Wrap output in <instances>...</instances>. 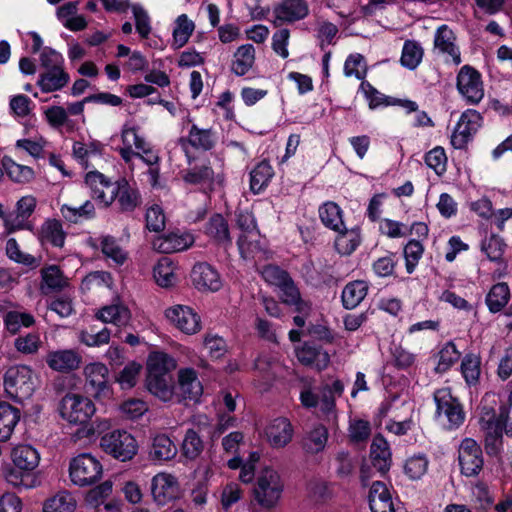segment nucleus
<instances>
[{
    "label": "nucleus",
    "mask_w": 512,
    "mask_h": 512,
    "mask_svg": "<svg viewBox=\"0 0 512 512\" xmlns=\"http://www.w3.org/2000/svg\"><path fill=\"white\" fill-rule=\"evenodd\" d=\"M36 386L37 376L27 365L12 366L4 375L5 392L15 401L22 402L29 399Z\"/></svg>",
    "instance_id": "obj_1"
},
{
    "label": "nucleus",
    "mask_w": 512,
    "mask_h": 512,
    "mask_svg": "<svg viewBox=\"0 0 512 512\" xmlns=\"http://www.w3.org/2000/svg\"><path fill=\"white\" fill-rule=\"evenodd\" d=\"M283 490L284 483L279 473L270 467H266L257 477L254 496L261 507L271 509L278 504Z\"/></svg>",
    "instance_id": "obj_2"
},
{
    "label": "nucleus",
    "mask_w": 512,
    "mask_h": 512,
    "mask_svg": "<svg viewBox=\"0 0 512 512\" xmlns=\"http://www.w3.org/2000/svg\"><path fill=\"white\" fill-rule=\"evenodd\" d=\"M96 411L91 399L86 396L68 393L58 404L60 417L72 425H82L89 421Z\"/></svg>",
    "instance_id": "obj_3"
},
{
    "label": "nucleus",
    "mask_w": 512,
    "mask_h": 512,
    "mask_svg": "<svg viewBox=\"0 0 512 512\" xmlns=\"http://www.w3.org/2000/svg\"><path fill=\"white\" fill-rule=\"evenodd\" d=\"M103 474L101 462L89 453L72 458L69 464V478L79 487L90 486L98 482Z\"/></svg>",
    "instance_id": "obj_4"
},
{
    "label": "nucleus",
    "mask_w": 512,
    "mask_h": 512,
    "mask_svg": "<svg viewBox=\"0 0 512 512\" xmlns=\"http://www.w3.org/2000/svg\"><path fill=\"white\" fill-rule=\"evenodd\" d=\"M436 416L438 421L447 429L458 428L465 419L462 405L451 393L450 388H441L435 391Z\"/></svg>",
    "instance_id": "obj_5"
},
{
    "label": "nucleus",
    "mask_w": 512,
    "mask_h": 512,
    "mask_svg": "<svg viewBox=\"0 0 512 512\" xmlns=\"http://www.w3.org/2000/svg\"><path fill=\"white\" fill-rule=\"evenodd\" d=\"M100 447L120 461L131 460L138 450L136 439L125 430H114L104 434L100 439Z\"/></svg>",
    "instance_id": "obj_6"
},
{
    "label": "nucleus",
    "mask_w": 512,
    "mask_h": 512,
    "mask_svg": "<svg viewBox=\"0 0 512 512\" xmlns=\"http://www.w3.org/2000/svg\"><path fill=\"white\" fill-rule=\"evenodd\" d=\"M237 226L240 229L237 244L241 256L244 259L254 257L256 253L260 252V234L253 214L248 211L239 212Z\"/></svg>",
    "instance_id": "obj_7"
},
{
    "label": "nucleus",
    "mask_w": 512,
    "mask_h": 512,
    "mask_svg": "<svg viewBox=\"0 0 512 512\" xmlns=\"http://www.w3.org/2000/svg\"><path fill=\"white\" fill-rule=\"evenodd\" d=\"M456 87L467 104L476 105L484 98V84L481 74L469 65H464L459 70Z\"/></svg>",
    "instance_id": "obj_8"
},
{
    "label": "nucleus",
    "mask_w": 512,
    "mask_h": 512,
    "mask_svg": "<svg viewBox=\"0 0 512 512\" xmlns=\"http://www.w3.org/2000/svg\"><path fill=\"white\" fill-rule=\"evenodd\" d=\"M480 424L487 434V447L493 445L496 450L503 434L512 435V410L511 408L502 407L498 415L483 416Z\"/></svg>",
    "instance_id": "obj_9"
},
{
    "label": "nucleus",
    "mask_w": 512,
    "mask_h": 512,
    "mask_svg": "<svg viewBox=\"0 0 512 512\" xmlns=\"http://www.w3.org/2000/svg\"><path fill=\"white\" fill-rule=\"evenodd\" d=\"M482 120L478 111L474 109L464 111L452 132L451 145L455 149L465 148L481 127Z\"/></svg>",
    "instance_id": "obj_10"
},
{
    "label": "nucleus",
    "mask_w": 512,
    "mask_h": 512,
    "mask_svg": "<svg viewBox=\"0 0 512 512\" xmlns=\"http://www.w3.org/2000/svg\"><path fill=\"white\" fill-rule=\"evenodd\" d=\"M458 460L462 474L476 476L483 467V453L480 445L472 438L462 440L458 449Z\"/></svg>",
    "instance_id": "obj_11"
},
{
    "label": "nucleus",
    "mask_w": 512,
    "mask_h": 512,
    "mask_svg": "<svg viewBox=\"0 0 512 512\" xmlns=\"http://www.w3.org/2000/svg\"><path fill=\"white\" fill-rule=\"evenodd\" d=\"M168 321L187 335H194L201 330L200 316L189 306L173 305L165 310Z\"/></svg>",
    "instance_id": "obj_12"
},
{
    "label": "nucleus",
    "mask_w": 512,
    "mask_h": 512,
    "mask_svg": "<svg viewBox=\"0 0 512 512\" xmlns=\"http://www.w3.org/2000/svg\"><path fill=\"white\" fill-rule=\"evenodd\" d=\"M85 183L90 188L92 198L102 207L107 208L114 202L116 182H112L104 174L96 170L90 171L86 174Z\"/></svg>",
    "instance_id": "obj_13"
},
{
    "label": "nucleus",
    "mask_w": 512,
    "mask_h": 512,
    "mask_svg": "<svg viewBox=\"0 0 512 512\" xmlns=\"http://www.w3.org/2000/svg\"><path fill=\"white\" fill-rule=\"evenodd\" d=\"M195 242L194 236L185 231H175L156 237L153 248L160 253H176L187 250Z\"/></svg>",
    "instance_id": "obj_14"
},
{
    "label": "nucleus",
    "mask_w": 512,
    "mask_h": 512,
    "mask_svg": "<svg viewBox=\"0 0 512 512\" xmlns=\"http://www.w3.org/2000/svg\"><path fill=\"white\" fill-rule=\"evenodd\" d=\"M83 373L86 384L96 398L110 394L108 384L109 370L105 364L101 362L89 363L84 367Z\"/></svg>",
    "instance_id": "obj_15"
},
{
    "label": "nucleus",
    "mask_w": 512,
    "mask_h": 512,
    "mask_svg": "<svg viewBox=\"0 0 512 512\" xmlns=\"http://www.w3.org/2000/svg\"><path fill=\"white\" fill-rule=\"evenodd\" d=\"M151 493L159 505H165L175 499L179 493V483L175 476L161 472L152 478Z\"/></svg>",
    "instance_id": "obj_16"
},
{
    "label": "nucleus",
    "mask_w": 512,
    "mask_h": 512,
    "mask_svg": "<svg viewBox=\"0 0 512 512\" xmlns=\"http://www.w3.org/2000/svg\"><path fill=\"white\" fill-rule=\"evenodd\" d=\"M455 41V34L447 25H441L437 28L434 35V50L445 56L446 61L459 65L461 63V53Z\"/></svg>",
    "instance_id": "obj_17"
},
{
    "label": "nucleus",
    "mask_w": 512,
    "mask_h": 512,
    "mask_svg": "<svg viewBox=\"0 0 512 512\" xmlns=\"http://www.w3.org/2000/svg\"><path fill=\"white\" fill-rule=\"evenodd\" d=\"M505 247L506 245L503 240L495 235H491L481 242V252L486 256L487 260L496 265L493 278H501L506 274L507 264L503 258Z\"/></svg>",
    "instance_id": "obj_18"
},
{
    "label": "nucleus",
    "mask_w": 512,
    "mask_h": 512,
    "mask_svg": "<svg viewBox=\"0 0 512 512\" xmlns=\"http://www.w3.org/2000/svg\"><path fill=\"white\" fill-rule=\"evenodd\" d=\"M194 286L200 291L216 292L222 287L218 271L208 263H197L191 272Z\"/></svg>",
    "instance_id": "obj_19"
},
{
    "label": "nucleus",
    "mask_w": 512,
    "mask_h": 512,
    "mask_svg": "<svg viewBox=\"0 0 512 512\" xmlns=\"http://www.w3.org/2000/svg\"><path fill=\"white\" fill-rule=\"evenodd\" d=\"M81 362V355L74 349L54 350L46 355L48 367L59 373H70L77 370Z\"/></svg>",
    "instance_id": "obj_20"
},
{
    "label": "nucleus",
    "mask_w": 512,
    "mask_h": 512,
    "mask_svg": "<svg viewBox=\"0 0 512 512\" xmlns=\"http://www.w3.org/2000/svg\"><path fill=\"white\" fill-rule=\"evenodd\" d=\"M308 13L309 7L305 0H283L274 9V24L280 26L283 23H292L304 19Z\"/></svg>",
    "instance_id": "obj_21"
},
{
    "label": "nucleus",
    "mask_w": 512,
    "mask_h": 512,
    "mask_svg": "<svg viewBox=\"0 0 512 512\" xmlns=\"http://www.w3.org/2000/svg\"><path fill=\"white\" fill-rule=\"evenodd\" d=\"M179 393L176 392L178 400L189 399L197 401L203 393V387L198 379L197 373L192 368H182L178 371Z\"/></svg>",
    "instance_id": "obj_22"
},
{
    "label": "nucleus",
    "mask_w": 512,
    "mask_h": 512,
    "mask_svg": "<svg viewBox=\"0 0 512 512\" xmlns=\"http://www.w3.org/2000/svg\"><path fill=\"white\" fill-rule=\"evenodd\" d=\"M264 433L273 448H283L292 440L293 426L287 418L278 417L266 426Z\"/></svg>",
    "instance_id": "obj_23"
},
{
    "label": "nucleus",
    "mask_w": 512,
    "mask_h": 512,
    "mask_svg": "<svg viewBox=\"0 0 512 512\" xmlns=\"http://www.w3.org/2000/svg\"><path fill=\"white\" fill-rule=\"evenodd\" d=\"M216 140V134L212 129L199 128L192 124L187 136L180 138L179 143L183 149L189 144L197 150L208 151L214 147Z\"/></svg>",
    "instance_id": "obj_24"
},
{
    "label": "nucleus",
    "mask_w": 512,
    "mask_h": 512,
    "mask_svg": "<svg viewBox=\"0 0 512 512\" xmlns=\"http://www.w3.org/2000/svg\"><path fill=\"white\" fill-rule=\"evenodd\" d=\"M95 317L103 323L113 324L121 328L129 325L131 312L125 304L117 301L98 309Z\"/></svg>",
    "instance_id": "obj_25"
},
{
    "label": "nucleus",
    "mask_w": 512,
    "mask_h": 512,
    "mask_svg": "<svg viewBox=\"0 0 512 512\" xmlns=\"http://www.w3.org/2000/svg\"><path fill=\"white\" fill-rule=\"evenodd\" d=\"M176 366V360L169 354L153 351L147 357L146 377L172 376L171 372Z\"/></svg>",
    "instance_id": "obj_26"
},
{
    "label": "nucleus",
    "mask_w": 512,
    "mask_h": 512,
    "mask_svg": "<svg viewBox=\"0 0 512 512\" xmlns=\"http://www.w3.org/2000/svg\"><path fill=\"white\" fill-rule=\"evenodd\" d=\"M296 356L300 363L318 371L325 369L330 362L329 354L326 351L307 343L296 350Z\"/></svg>",
    "instance_id": "obj_27"
},
{
    "label": "nucleus",
    "mask_w": 512,
    "mask_h": 512,
    "mask_svg": "<svg viewBox=\"0 0 512 512\" xmlns=\"http://www.w3.org/2000/svg\"><path fill=\"white\" fill-rule=\"evenodd\" d=\"M121 139L123 146L119 149V153L126 163H130L135 158V151L143 148L146 140L129 123H126L122 128Z\"/></svg>",
    "instance_id": "obj_28"
},
{
    "label": "nucleus",
    "mask_w": 512,
    "mask_h": 512,
    "mask_svg": "<svg viewBox=\"0 0 512 512\" xmlns=\"http://www.w3.org/2000/svg\"><path fill=\"white\" fill-rule=\"evenodd\" d=\"M183 180L191 185L199 186L203 191H211L215 182L214 171L208 163L196 165L183 174Z\"/></svg>",
    "instance_id": "obj_29"
},
{
    "label": "nucleus",
    "mask_w": 512,
    "mask_h": 512,
    "mask_svg": "<svg viewBox=\"0 0 512 512\" xmlns=\"http://www.w3.org/2000/svg\"><path fill=\"white\" fill-rule=\"evenodd\" d=\"M368 500L372 512H395L391 494L382 482L371 485Z\"/></svg>",
    "instance_id": "obj_30"
},
{
    "label": "nucleus",
    "mask_w": 512,
    "mask_h": 512,
    "mask_svg": "<svg viewBox=\"0 0 512 512\" xmlns=\"http://www.w3.org/2000/svg\"><path fill=\"white\" fill-rule=\"evenodd\" d=\"M2 173L14 183L26 184L31 182L35 177L34 170L23 164L15 162L10 156H3L1 159Z\"/></svg>",
    "instance_id": "obj_31"
},
{
    "label": "nucleus",
    "mask_w": 512,
    "mask_h": 512,
    "mask_svg": "<svg viewBox=\"0 0 512 512\" xmlns=\"http://www.w3.org/2000/svg\"><path fill=\"white\" fill-rule=\"evenodd\" d=\"M11 460L17 468L32 472L39 465L40 454L31 445H18L11 451Z\"/></svg>",
    "instance_id": "obj_32"
},
{
    "label": "nucleus",
    "mask_w": 512,
    "mask_h": 512,
    "mask_svg": "<svg viewBox=\"0 0 512 512\" xmlns=\"http://www.w3.org/2000/svg\"><path fill=\"white\" fill-rule=\"evenodd\" d=\"M148 391L164 402L172 401L176 396V387L172 376L146 377Z\"/></svg>",
    "instance_id": "obj_33"
},
{
    "label": "nucleus",
    "mask_w": 512,
    "mask_h": 512,
    "mask_svg": "<svg viewBox=\"0 0 512 512\" xmlns=\"http://www.w3.org/2000/svg\"><path fill=\"white\" fill-rule=\"evenodd\" d=\"M255 63V48L252 44L239 46L233 54L231 71L237 76L246 75Z\"/></svg>",
    "instance_id": "obj_34"
},
{
    "label": "nucleus",
    "mask_w": 512,
    "mask_h": 512,
    "mask_svg": "<svg viewBox=\"0 0 512 512\" xmlns=\"http://www.w3.org/2000/svg\"><path fill=\"white\" fill-rule=\"evenodd\" d=\"M115 200H117L122 211H132L140 203L138 191L125 179L116 181L114 190V201Z\"/></svg>",
    "instance_id": "obj_35"
},
{
    "label": "nucleus",
    "mask_w": 512,
    "mask_h": 512,
    "mask_svg": "<svg viewBox=\"0 0 512 512\" xmlns=\"http://www.w3.org/2000/svg\"><path fill=\"white\" fill-rule=\"evenodd\" d=\"M69 81V74L64 68H61L41 72L38 77L37 85L42 92L49 93L61 90Z\"/></svg>",
    "instance_id": "obj_36"
},
{
    "label": "nucleus",
    "mask_w": 512,
    "mask_h": 512,
    "mask_svg": "<svg viewBox=\"0 0 512 512\" xmlns=\"http://www.w3.org/2000/svg\"><path fill=\"white\" fill-rule=\"evenodd\" d=\"M153 278L158 286L169 288L177 284L176 266L168 257H162L153 268Z\"/></svg>",
    "instance_id": "obj_37"
},
{
    "label": "nucleus",
    "mask_w": 512,
    "mask_h": 512,
    "mask_svg": "<svg viewBox=\"0 0 512 512\" xmlns=\"http://www.w3.org/2000/svg\"><path fill=\"white\" fill-rule=\"evenodd\" d=\"M370 456L373 466L380 472H386L391 464V452L388 442L380 435L375 436L372 444Z\"/></svg>",
    "instance_id": "obj_38"
},
{
    "label": "nucleus",
    "mask_w": 512,
    "mask_h": 512,
    "mask_svg": "<svg viewBox=\"0 0 512 512\" xmlns=\"http://www.w3.org/2000/svg\"><path fill=\"white\" fill-rule=\"evenodd\" d=\"M195 30V23L186 14L179 15L174 21L171 47L178 50L185 46Z\"/></svg>",
    "instance_id": "obj_39"
},
{
    "label": "nucleus",
    "mask_w": 512,
    "mask_h": 512,
    "mask_svg": "<svg viewBox=\"0 0 512 512\" xmlns=\"http://www.w3.org/2000/svg\"><path fill=\"white\" fill-rule=\"evenodd\" d=\"M20 417L18 408L8 403H0V441L10 439Z\"/></svg>",
    "instance_id": "obj_40"
},
{
    "label": "nucleus",
    "mask_w": 512,
    "mask_h": 512,
    "mask_svg": "<svg viewBox=\"0 0 512 512\" xmlns=\"http://www.w3.org/2000/svg\"><path fill=\"white\" fill-rule=\"evenodd\" d=\"M28 470L19 469L8 465L3 468V476L6 482L16 489H30L36 486L37 480Z\"/></svg>",
    "instance_id": "obj_41"
},
{
    "label": "nucleus",
    "mask_w": 512,
    "mask_h": 512,
    "mask_svg": "<svg viewBox=\"0 0 512 512\" xmlns=\"http://www.w3.org/2000/svg\"><path fill=\"white\" fill-rule=\"evenodd\" d=\"M278 289L283 303L294 306L296 311L300 313H307L310 310L309 303L301 298L300 292L291 278L285 284L279 286Z\"/></svg>",
    "instance_id": "obj_42"
},
{
    "label": "nucleus",
    "mask_w": 512,
    "mask_h": 512,
    "mask_svg": "<svg viewBox=\"0 0 512 512\" xmlns=\"http://www.w3.org/2000/svg\"><path fill=\"white\" fill-rule=\"evenodd\" d=\"M104 146L97 140H90L88 142L76 141L73 144L74 158L85 168L91 159L98 157L102 154Z\"/></svg>",
    "instance_id": "obj_43"
},
{
    "label": "nucleus",
    "mask_w": 512,
    "mask_h": 512,
    "mask_svg": "<svg viewBox=\"0 0 512 512\" xmlns=\"http://www.w3.org/2000/svg\"><path fill=\"white\" fill-rule=\"evenodd\" d=\"M60 212L65 220L75 224L91 220L96 215L95 206L89 200L85 201L79 207L63 204L60 208Z\"/></svg>",
    "instance_id": "obj_44"
},
{
    "label": "nucleus",
    "mask_w": 512,
    "mask_h": 512,
    "mask_svg": "<svg viewBox=\"0 0 512 512\" xmlns=\"http://www.w3.org/2000/svg\"><path fill=\"white\" fill-rule=\"evenodd\" d=\"M509 300L510 289L504 282L493 285L485 298L486 305L491 313L500 312Z\"/></svg>",
    "instance_id": "obj_45"
},
{
    "label": "nucleus",
    "mask_w": 512,
    "mask_h": 512,
    "mask_svg": "<svg viewBox=\"0 0 512 512\" xmlns=\"http://www.w3.org/2000/svg\"><path fill=\"white\" fill-rule=\"evenodd\" d=\"M368 292V284L365 281H353L348 283L342 291V302L345 308L354 309L357 307Z\"/></svg>",
    "instance_id": "obj_46"
},
{
    "label": "nucleus",
    "mask_w": 512,
    "mask_h": 512,
    "mask_svg": "<svg viewBox=\"0 0 512 512\" xmlns=\"http://www.w3.org/2000/svg\"><path fill=\"white\" fill-rule=\"evenodd\" d=\"M177 454L176 445L165 434L156 435L153 439L150 455L152 459L158 461H168Z\"/></svg>",
    "instance_id": "obj_47"
},
{
    "label": "nucleus",
    "mask_w": 512,
    "mask_h": 512,
    "mask_svg": "<svg viewBox=\"0 0 512 512\" xmlns=\"http://www.w3.org/2000/svg\"><path fill=\"white\" fill-rule=\"evenodd\" d=\"M460 371L468 386H476L481 375L480 356L473 353L466 354L461 361Z\"/></svg>",
    "instance_id": "obj_48"
},
{
    "label": "nucleus",
    "mask_w": 512,
    "mask_h": 512,
    "mask_svg": "<svg viewBox=\"0 0 512 512\" xmlns=\"http://www.w3.org/2000/svg\"><path fill=\"white\" fill-rule=\"evenodd\" d=\"M75 509L76 500L67 491L59 492L43 503V512H74Z\"/></svg>",
    "instance_id": "obj_49"
},
{
    "label": "nucleus",
    "mask_w": 512,
    "mask_h": 512,
    "mask_svg": "<svg viewBox=\"0 0 512 512\" xmlns=\"http://www.w3.org/2000/svg\"><path fill=\"white\" fill-rule=\"evenodd\" d=\"M204 450V441L195 429H188L184 435L181 452L188 460L197 459Z\"/></svg>",
    "instance_id": "obj_50"
},
{
    "label": "nucleus",
    "mask_w": 512,
    "mask_h": 512,
    "mask_svg": "<svg viewBox=\"0 0 512 512\" xmlns=\"http://www.w3.org/2000/svg\"><path fill=\"white\" fill-rule=\"evenodd\" d=\"M319 217L322 223L329 229L340 231L344 228L342 211L334 202H326L319 208Z\"/></svg>",
    "instance_id": "obj_51"
},
{
    "label": "nucleus",
    "mask_w": 512,
    "mask_h": 512,
    "mask_svg": "<svg viewBox=\"0 0 512 512\" xmlns=\"http://www.w3.org/2000/svg\"><path fill=\"white\" fill-rule=\"evenodd\" d=\"M338 235L335 239V247L342 255H350L353 253L361 242L360 233L356 229L347 230L341 228L337 231Z\"/></svg>",
    "instance_id": "obj_52"
},
{
    "label": "nucleus",
    "mask_w": 512,
    "mask_h": 512,
    "mask_svg": "<svg viewBox=\"0 0 512 512\" xmlns=\"http://www.w3.org/2000/svg\"><path fill=\"white\" fill-rule=\"evenodd\" d=\"M41 239L49 242L55 247H62L65 242V233L62 224L55 219L46 220L41 226Z\"/></svg>",
    "instance_id": "obj_53"
},
{
    "label": "nucleus",
    "mask_w": 512,
    "mask_h": 512,
    "mask_svg": "<svg viewBox=\"0 0 512 512\" xmlns=\"http://www.w3.org/2000/svg\"><path fill=\"white\" fill-rule=\"evenodd\" d=\"M205 231L209 237L218 243L226 244L230 242L228 224L220 214H215L209 219Z\"/></svg>",
    "instance_id": "obj_54"
},
{
    "label": "nucleus",
    "mask_w": 512,
    "mask_h": 512,
    "mask_svg": "<svg viewBox=\"0 0 512 512\" xmlns=\"http://www.w3.org/2000/svg\"><path fill=\"white\" fill-rule=\"evenodd\" d=\"M321 387H316L310 379L301 380L299 399L303 407L321 409Z\"/></svg>",
    "instance_id": "obj_55"
},
{
    "label": "nucleus",
    "mask_w": 512,
    "mask_h": 512,
    "mask_svg": "<svg viewBox=\"0 0 512 512\" xmlns=\"http://www.w3.org/2000/svg\"><path fill=\"white\" fill-rule=\"evenodd\" d=\"M460 358V352L453 342L445 343L437 354L436 372H447Z\"/></svg>",
    "instance_id": "obj_56"
},
{
    "label": "nucleus",
    "mask_w": 512,
    "mask_h": 512,
    "mask_svg": "<svg viewBox=\"0 0 512 512\" xmlns=\"http://www.w3.org/2000/svg\"><path fill=\"white\" fill-rule=\"evenodd\" d=\"M99 247L104 256L114 262L116 265H123L127 259V253L111 236H103L99 239Z\"/></svg>",
    "instance_id": "obj_57"
},
{
    "label": "nucleus",
    "mask_w": 512,
    "mask_h": 512,
    "mask_svg": "<svg viewBox=\"0 0 512 512\" xmlns=\"http://www.w3.org/2000/svg\"><path fill=\"white\" fill-rule=\"evenodd\" d=\"M423 58V49L419 43L407 40L402 49L400 62L407 69L414 70L421 63Z\"/></svg>",
    "instance_id": "obj_58"
},
{
    "label": "nucleus",
    "mask_w": 512,
    "mask_h": 512,
    "mask_svg": "<svg viewBox=\"0 0 512 512\" xmlns=\"http://www.w3.org/2000/svg\"><path fill=\"white\" fill-rule=\"evenodd\" d=\"M273 176V169L267 162L259 163L250 173V188L254 193L262 191Z\"/></svg>",
    "instance_id": "obj_59"
},
{
    "label": "nucleus",
    "mask_w": 512,
    "mask_h": 512,
    "mask_svg": "<svg viewBox=\"0 0 512 512\" xmlns=\"http://www.w3.org/2000/svg\"><path fill=\"white\" fill-rule=\"evenodd\" d=\"M344 391V385L340 380H335L332 385L321 386V411L330 414L335 408V395H341Z\"/></svg>",
    "instance_id": "obj_60"
},
{
    "label": "nucleus",
    "mask_w": 512,
    "mask_h": 512,
    "mask_svg": "<svg viewBox=\"0 0 512 512\" xmlns=\"http://www.w3.org/2000/svg\"><path fill=\"white\" fill-rule=\"evenodd\" d=\"M42 286L41 289L44 291L48 290H60L67 285V279L63 276L59 267L51 265L45 267L41 271Z\"/></svg>",
    "instance_id": "obj_61"
},
{
    "label": "nucleus",
    "mask_w": 512,
    "mask_h": 512,
    "mask_svg": "<svg viewBox=\"0 0 512 512\" xmlns=\"http://www.w3.org/2000/svg\"><path fill=\"white\" fill-rule=\"evenodd\" d=\"M316 38L323 49L325 46L334 45L339 32L337 25L325 19L319 18L316 21Z\"/></svg>",
    "instance_id": "obj_62"
},
{
    "label": "nucleus",
    "mask_w": 512,
    "mask_h": 512,
    "mask_svg": "<svg viewBox=\"0 0 512 512\" xmlns=\"http://www.w3.org/2000/svg\"><path fill=\"white\" fill-rule=\"evenodd\" d=\"M328 440L327 429L323 425H317L305 439L304 446L310 453L322 451Z\"/></svg>",
    "instance_id": "obj_63"
},
{
    "label": "nucleus",
    "mask_w": 512,
    "mask_h": 512,
    "mask_svg": "<svg viewBox=\"0 0 512 512\" xmlns=\"http://www.w3.org/2000/svg\"><path fill=\"white\" fill-rule=\"evenodd\" d=\"M428 464L429 461L425 455H414L405 462V474L412 480L420 479L427 472Z\"/></svg>",
    "instance_id": "obj_64"
}]
</instances>
